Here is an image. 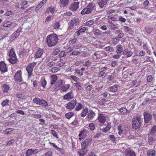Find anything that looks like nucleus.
<instances>
[{
	"label": "nucleus",
	"instance_id": "f257e3e1",
	"mask_svg": "<svg viewBox=\"0 0 156 156\" xmlns=\"http://www.w3.org/2000/svg\"><path fill=\"white\" fill-rule=\"evenodd\" d=\"M58 41L57 35L54 34H51L48 35L46 38V42L48 47H51L55 46Z\"/></svg>",
	"mask_w": 156,
	"mask_h": 156
},
{
	"label": "nucleus",
	"instance_id": "f03ea898",
	"mask_svg": "<svg viewBox=\"0 0 156 156\" xmlns=\"http://www.w3.org/2000/svg\"><path fill=\"white\" fill-rule=\"evenodd\" d=\"M7 54L9 57L8 59L7 60L10 63L12 64H14L17 63L18 61V58L14 48H12L10 49Z\"/></svg>",
	"mask_w": 156,
	"mask_h": 156
},
{
	"label": "nucleus",
	"instance_id": "7ed1b4c3",
	"mask_svg": "<svg viewBox=\"0 0 156 156\" xmlns=\"http://www.w3.org/2000/svg\"><path fill=\"white\" fill-rule=\"evenodd\" d=\"M142 119L141 116L139 115H136L133 118L132 121V126L133 129H137L141 126Z\"/></svg>",
	"mask_w": 156,
	"mask_h": 156
},
{
	"label": "nucleus",
	"instance_id": "20e7f679",
	"mask_svg": "<svg viewBox=\"0 0 156 156\" xmlns=\"http://www.w3.org/2000/svg\"><path fill=\"white\" fill-rule=\"evenodd\" d=\"M94 5L95 4L93 2L89 3L86 7L82 10L81 12V14L84 15L91 13L94 9Z\"/></svg>",
	"mask_w": 156,
	"mask_h": 156
},
{
	"label": "nucleus",
	"instance_id": "39448f33",
	"mask_svg": "<svg viewBox=\"0 0 156 156\" xmlns=\"http://www.w3.org/2000/svg\"><path fill=\"white\" fill-rule=\"evenodd\" d=\"M79 20L77 17H75L72 19L68 23L67 30L70 31L74 27L77 25L79 23Z\"/></svg>",
	"mask_w": 156,
	"mask_h": 156
},
{
	"label": "nucleus",
	"instance_id": "423d86ee",
	"mask_svg": "<svg viewBox=\"0 0 156 156\" xmlns=\"http://www.w3.org/2000/svg\"><path fill=\"white\" fill-rule=\"evenodd\" d=\"M97 119L99 122L101 124H103L106 121L107 116L105 114L98 113Z\"/></svg>",
	"mask_w": 156,
	"mask_h": 156
},
{
	"label": "nucleus",
	"instance_id": "0eeeda50",
	"mask_svg": "<svg viewBox=\"0 0 156 156\" xmlns=\"http://www.w3.org/2000/svg\"><path fill=\"white\" fill-rule=\"evenodd\" d=\"M36 64V62H33L30 63L27 66L26 69L28 73V77H30L32 75L34 68Z\"/></svg>",
	"mask_w": 156,
	"mask_h": 156
},
{
	"label": "nucleus",
	"instance_id": "6e6552de",
	"mask_svg": "<svg viewBox=\"0 0 156 156\" xmlns=\"http://www.w3.org/2000/svg\"><path fill=\"white\" fill-rule=\"evenodd\" d=\"M77 103V102L76 99L71 100L68 103L66 106L67 109L72 110L73 109Z\"/></svg>",
	"mask_w": 156,
	"mask_h": 156
},
{
	"label": "nucleus",
	"instance_id": "1a4fd4ad",
	"mask_svg": "<svg viewBox=\"0 0 156 156\" xmlns=\"http://www.w3.org/2000/svg\"><path fill=\"white\" fill-rule=\"evenodd\" d=\"M92 141L91 138H88L86 139L81 143L82 147H84L87 149L88 147L91 144Z\"/></svg>",
	"mask_w": 156,
	"mask_h": 156
},
{
	"label": "nucleus",
	"instance_id": "9d476101",
	"mask_svg": "<svg viewBox=\"0 0 156 156\" xmlns=\"http://www.w3.org/2000/svg\"><path fill=\"white\" fill-rule=\"evenodd\" d=\"M22 72L21 70L18 71L15 73L14 76L15 80L17 83L21 82L22 80Z\"/></svg>",
	"mask_w": 156,
	"mask_h": 156
},
{
	"label": "nucleus",
	"instance_id": "9b49d317",
	"mask_svg": "<svg viewBox=\"0 0 156 156\" xmlns=\"http://www.w3.org/2000/svg\"><path fill=\"white\" fill-rule=\"evenodd\" d=\"M74 97V93L71 90L70 92L66 94L64 96L63 98L64 100L69 101L72 99Z\"/></svg>",
	"mask_w": 156,
	"mask_h": 156
},
{
	"label": "nucleus",
	"instance_id": "f8f14e48",
	"mask_svg": "<svg viewBox=\"0 0 156 156\" xmlns=\"http://www.w3.org/2000/svg\"><path fill=\"white\" fill-rule=\"evenodd\" d=\"M96 113L92 110H90L88 113L87 118L89 121L93 120L96 115Z\"/></svg>",
	"mask_w": 156,
	"mask_h": 156
},
{
	"label": "nucleus",
	"instance_id": "ddd939ff",
	"mask_svg": "<svg viewBox=\"0 0 156 156\" xmlns=\"http://www.w3.org/2000/svg\"><path fill=\"white\" fill-rule=\"evenodd\" d=\"M7 67L4 62L1 61L0 62V69L3 73H5L7 71Z\"/></svg>",
	"mask_w": 156,
	"mask_h": 156
},
{
	"label": "nucleus",
	"instance_id": "4468645a",
	"mask_svg": "<svg viewBox=\"0 0 156 156\" xmlns=\"http://www.w3.org/2000/svg\"><path fill=\"white\" fill-rule=\"evenodd\" d=\"M144 116L145 123H148L151 119L152 115L147 112H144Z\"/></svg>",
	"mask_w": 156,
	"mask_h": 156
},
{
	"label": "nucleus",
	"instance_id": "2eb2a0df",
	"mask_svg": "<svg viewBox=\"0 0 156 156\" xmlns=\"http://www.w3.org/2000/svg\"><path fill=\"white\" fill-rule=\"evenodd\" d=\"M79 2H76L72 4L69 7L70 9L72 11H75L77 10L79 8Z\"/></svg>",
	"mask_w": 156,
	"mask_h": 156
},
{
	"label": "nucleus",
	"instance_id": "dca6fc26",
	"mask_svg": "<svg viewBox=\"0 0 156 156\" xmlns=\"http://www.w3.org/2000/svg\"><path fill=\"white\" fill-rule=\"evenodd\" d=\"M87 151V149L81 147V149L79 150L78 154L79 156H84Z\"/></svg>",
	"mask_w": 156,
	"mask_h": 156
},
{
	"label": "nucleus",
	"instance_id": "f3484780",
	"mask_svg": "<svg viewBox=\"0 0 156 156\" xmlns=\"http://www.w3.org/2000/svg\"><path fill=\"white\" fill-rule=\"evenodd\" d=\"M59 2L61 7H65L69 5V0H59Z\"/></svg>",
	"mask_w": 156,
	"mask_h": 156
},
{
	"label": "nucleus",
	"instance_id": "a211bd4d",
	"mask_svg": "<svg viewBox=\"0 0 156 156\" xmlns=\"http://www.w3.org/2000/svg\"><path fill=\"white\" fill-rule=\"evenodd\" d=\"M110 0H99L98 1V4L100 7L102 8L104 6L107 4L108 2Z\"/></svg>",
	"mask_w": 156,
	"mask_h": 156
},
{
	"label": "nucleus",
	"instance_id": "6ab92c4d",
	"mask_svg": "<svg viewBox=\"0 0 156 156\" xmlns=\"http://www.w3.org/2000/svg\"><path fill=\"white\" fill-rule=\"evenodd\" d=\"M126 156H135V152L132 150L129 149H126L125 151Z\"/></svg>",
	"mask_w": 156,
	"mask_h": 156
},
{
	"label": "nucleus",
	"instance_id": "aec40b11",
	"mask_svg": "<svg viewBox=\"0 0 156 156\" xmlns=\"http://www.w3.org/2000/svg\"><path fill=\"white\" fill-rule=\"evenodd\" d=\"M43 52V49L40 48H39L36 52L34 57L35 58H40L42 55Z\"/></svg>",
	"mask_w": 156,
	"mask_h": 156
},
{
	"label": "nucleus",
	"instance_id": "412c9836",
	"mask_svg": "<svg viewBox=\"0 0 156 156\" xmlns=\"http://www.w3.org/2000/svg\"><path fill=\"white\" fill-rule=\"evenodd\" d=\"M119 86L117 84H115L112 86L108 88V90L110 92H115L118 89Z\"/></svg>",
	"mask_w": 156,
	"mask_h": 156
},
{
	"label": "nucleus",
	"instance_id": "4be33fe9",
	"mask_svg": "<svg viewBox=\"0 0 156 156\" xmlns=\"http://www.w3.org/2000/svg\"><path fill=\"white\" fill-rule=\"evenodd\" d=\"M88 133V131L87 130L83 129L80 132L78 136H81L84 138H85L87 136V134Z\"/></svg>",
	"mask_w": 156,
	"mask_h": 156
},
{
	"label": "nucleus",
	"instance_id": "5701e85b",
	"mask_svg": "<svg viewBox=\"0 0 156 156\" xmlns=\"http://www.w3.org/2000/svg\"><path fill=\"white\" fill-rule=\"evenodd\" d=\"M70 84H64L61 87V90L62 92H66L70 88Z\"/></svg>",
	"mask_w": 156,
	"mask_h": 156
},
{
	"label": "nucleus",
	"instance_id": "b1692460",
	"mask_svg": "<svg viewBox=\"0 0 156 156\" xmlns=\"http://www.w3.org/2000/svg\"><path fill=\"white\" fill-rule=\"evenodd\" d=\"M64 83L63 80H60L58 81L56 85L54 86L55 89L58 90L59 89V87H60L62 84Z\"/></svg>",
	"mask_w": 156,
	"mask_h": 156
},
{
	"label": "nucleus",
	"instance_id": "393cba45",
	"mask_svg": "<svg viewBox=\"0 0 156 156\" xmlns=\"http://www.w3.org/2000/svg\"><path fill=\"white\" fill-rule=\"evenodd\" d=\"M147 156H155L156 155V151L154 149H150L147 151Z\"/></svg>",
	"mask_w": 156,
	"mask_h": 156
},
{
	"label": "nucleus",
	"instance_id": "a878e982",
	"mask_svg": "<svg viewBox=\"0 0 156 156\" xmlns=\"http://www.w3.org/2000/svg\"><path fill=\"white\" fill-rule=\"evenodd\" d=\"M51 78V81L50 84L51 85H52L55 83V82L58 79L57 76L55 75H52L50 76Z\"/></svg>",
	"mask_w": 156,
	"mask_h": 156
},
{
	"label": "nucleus",
	"instance_id": "bb28decb",
	"mask_svg": "<svg viewBox=\"0 0 156 156\" xmlns=\"http://www.w3.org/2000/svg\"><path fill=\"white\" fill-rule=\"evenodd\" d=\"M123 53L124 55H126V56L127 58L131 56L133 54V53L131 51H129L127 49H125Z\"/></svg>",
	"mask_w": 156,
	"mask_h": 156
},
{
	"label": "nucleus",
	"instance_id": "cd10ccee",
	"mask_svg": "<svg viewBox=\"0 0 156 156\" xmlns=\"http://www.w3.org/2000/svg\"><path fill=\"white\" fill-rule=\"evenodd\" d=\"M88 110L89 109L87 107L86 108L82 111L80 114V116L83 117H85L86 115L87 114H88L89 111Z\"/></svg>",
	"mask_w": 156,
	"mask_h": 156
},
{
	"label": "nucleus",
	"instance_id": "c85d7f7f",
	"mask_svg": "<svg viewBox=\"0 0 156 156\" xmlns=\"http://www.w3.org/2000/svg\"><path fill=\"white\" fill-rule=\"evenodd\" d=\"M76 106L75 110L76 111H79L80 110L82 109L83 107L81 103H77Z\"/></svg>",
	"mask_w": 156,
	"mask_h": 156
},
{
	"label": "nucleus",
	"instance_id": "c756f323",
	"mask_svg": "<svg viewBox=\"0 0 156 156\" xmlns=\"http://www.w3.org/2000/svg\"><path fill=\"white\" fill-rule=\"evenodd\" d=\"M116 52L118 54H121L123 51V48L122 45L119 44L116 46Z\"/></svg>",
	"mask_w": 156,
	"mask_h": 156
},
{
	"label": "nucleus",
	"instance_id": "7c9ffc66",
	"mask_svg": "<svg viewBox=\"0 0 156 156\" xmlns=\"http://www.w3.org/2000/svg\"><path fill=\"white\" fill-rule=\"evenodd\" d=\"M40 101L39 102V104L38 105H42L46 107H48V104L46 101L44 99H40Z\"/></svg>",
	"mask_w": 156,
	"mask_h": 156
},
{
	"label": "nucleus",
	"instance_id": "2f4dec72",
	"mask_svg": "<svg viewBox=\"0 0 156 156\" xmlns=\"http://www.w3.org/2000/svg\"><path fill=\"white\" fill-rule=\"evenodd\" d=\"M12 24V23L10 21H5L3 23V26L4 27H9Z\"/></svg>",
	"mask_w": 156,
	"mask_h": 156
},
{
	"label": "nucleus",
	"instance_id": "473e14b6",
	"mask_svg": "<svg viewBox=\"0 0 156 156\" xmlns=\"http://www.w3.org/2000/svg\"><path fill=\"white\" fill-rule=\"evenodd\" d=\"M2 89L4 92L6 93L9 90L10 87L8 85L6 84H4L2 86Z\"/></svg>",
	"mask_w": 156,
	"mask_h": 156
},
{
	"label": "nucleus",
	"instance_id": "72a5a7b5",
	"mask_svg": "<svg viewBox=\"0 0 156 156\" xmlns=\"http://www.w3.org/2000/svg\"><path fill=\"white\" fill-rule=\"evenodd\" d=\"M74 115V113L72 112H70L66 114L65 115V117L66 119L69 120L71 117H72Z\"/></svg>",
	"mask_w": 156,
	"mask_h": 156
},
{
	"label": "nucleus",
	"instance_id": "f704fd0d",
	"mask_svg": "<svg viewBox=\"0 0 156 156\" xmlns=\"http://www.w3.org/2000/svg\"><path fill=\"white\" fill-rule=\"evenodd\" d=\"M47 83V81L45 80V78L41 79L40 81L41 85L42 87L43 88L45 87Z\"/></svg>",
	"mask_w": 156,
	"mask_h": 156
},
{
	"label": "nucleus",
	"instance_id": "c9c22d12",
	"mask_svg": "<svg viewBox=\"0 0 156 156\" xmlns=\"http://www.w3.org/2000/svg\"><path fill=\"white\" fill-rule=\"evenodd\" d=\"M9 101L7 99L3 100L1 103L2 106L4 107L6 106H9Z\"/></svg>",
	"mask_w": 156,
	"mask_h": 156
},
{
	"label": "nucleus",
	"instance_id": "e433bc0d",
	"mask_svg": "<svg viewBox=\"0 0 156 156\" xmlns=\"http://www.w3.org/2000/svg\"><path fill=\"white\" fill-rule=\"evenodd\" d=\"M55 10L54 7H48L47 9V12L49 14L50 12L51 14H52L55 12Z\"/></svg>",
	"mask_w": 156,
	"mask_h": 156
},
{
	"label": "nucleus",
	"instance_id": "4c0bfd02",
	"mask_svg": "<svg viewBox=\"0 0 156 156\" xmlns=\"http://www.w3.org/2000/svg\"><path fill=\"white\" fill-rule=\"evenodd\" d=\"M95 126L93 123H90L89 124L87 128L90 130L93 131L95 129Z\"/></svg>",
	"mask_w": 156,
	"mask_h": 156
},
{
	"label": "nucleus",
	"instance_id": "58836bf2",
	"mask_svg": "<svg viewBox=\"0 0 156 156\" xmlns=\"http://www.w3.org/2000/svg\"><path fill=\"white\" fill-rule=\"evenodd\" d=\"M127 110L126 108L125 107H123L121 108V109H119V112L122 114H125L127 113Z\"/></svg>",
	"mask_w": 156,
	"mask_h": 156
},
{
	"label": "nucleus",
	"instance_id": "ea45409f",
	"mask_svg": "<svg viewBox=\"0 0 156 156\" xmlns=\"http://www.w3.org/2000/svg\"><path fill=\"white\" fill-rule=\"evenodd\" d=\"M49 144L51 146H52L54 148H55L56 150L60 151V150H62V149L61 148H59L57 147V146L54 143H51V142H49Z\"/></svg>",
	"mask_w": 156,
	"mask_h": 156
},
{
	"label": "nucleus",
	"instance_id": "a19ab883",
	"mask_svg": "<svg viewBox=\"0 0 156 156\" xmlns=\"http://www.w3.org/2000/svg\"><path fill=\"white\" fill-rule=\"evenodd\" d=\"M108 138L113 143H114L116 140L115 137L113 135H110L108 137Z\"/></svg>",
	"mask_w": 156,
	"mask_h": 156
},
{
	"label": "nucleus",
	"instance_id": "79ce46f5",
	"mask_svg": "<svg viewBox=\"0 0 156 156\" xmlns=\"http://www.w3.org/2000/svg\"><path fill=\"white\" fill-rule=\"evenodd\" d=\"M119 41V39L117 37L113 38L112 40V42L114 45L116 44Z\"/></svg>",
	"mask_w": 156,
	"mask_h": 156
},
{
	"label": "nucleus",
	"instance_id": "37998d69",
	"mask_svg": "<svg viewBox=\"0 0 156 156\" xmlns=\"http://www.w3.org/2000/svg\"><path fill=\"white\" fill-rule=\"evenodd\" d=\"M60 26L59 22H55L54 25V28L56 30H58L59 29Z\"/></svg>",
	"mask_w": 156,
	"mask_h": 156
},
{
	"label": "nucleus",
	"instance_id": "c03bdc74",
	"mask_svg": "<svg viewBox=\"0 0 156 156\" xmlns=\"http://www.w3.org/2000/svg\"><path fill=\"white\" fill-rule=\"evenodd\" d=\"M105 50L107 51H113L114 49L111 46L106 47L105 48Z\"/></svg>",
	"mask_w": 156,
	"mask_h": 156
},
{
	"label": "nucleus",
	"instance_id": "a18cd8bd",
	"mask_svg": "<svg viewBox=\"0 0 156 156\" xmlns=\"http://www.w3.org/2000/svg\"><path fill=\"white\" fill-rule=\"evenodd\" d=\"M74 84L78 90H80L82 89V87L80 83L77 82L75 83Z\"/></svg>",
	"mask_w": 156,
	"mask_h": 156
},
{
	"label": "nucleus",
	"instance_id": "49530a36",
	"mask_svg": "<svg viewBox=\"0 0 156 156\" xmlns=\"http://www.w3.org/2000/svg\"><path fill=\"white\" fill-rule=\"evenodd\" d=\"M32 151V149H28L26 153V156H30L33 154Z\"/></svg>",
	"mask_w": 156,
	"mask_h": 156
},
{
	"label": "nucleus",
	"instance_id": "de8ad7c7",
	"mask_svg": "<svg viewBox=\"0 0 156 156\" xmlns=\"http://www.w3.org/2000/svg\"><path fill=\"white\" fill-rule=\"evenodd\" d=\"M60 53V50L58 48L55 49L52 52V54L54 55H56Z\"/></svg>",
	"mask_w": 156,
	"mask_h": 156
},
{
	"label": "nucleus",
	"instance_id": "09e8293b",
	"mask_svg": "<svg viewBox=\"0 0 156 156\" xmlns=\"http://www.w3.org/2000/svg\"><path fill=\"white\" fill-rule=\"evenodd\" d=\"M13 131V129L12 128H9L7 129H5L4 131V133L5 134H8L10 133L12 131Z\"/></svg>",
	"mask_w": 156,
	"mask_h": 156
},
{
	"label": "nucleus",
	"instance_id": "8fccbe9b",
	"mask_svg": "<svg viewBox=\"0 0 156 156\" xmlns=\"http://www.w3.org/2000/svg\"><path fill=\"white\" fill-rule=\"evenodd\" d=\"M118 130H119L118 133L119 135H121L123 131L122 129V126L121 125H120L118 127Z\"/></svg>",
	"mask_w": 156,
	"mask_h": 156
},
{
	"label": "nucleus",
	"instance_id": "3c124183",
	"mask_svg": "<svg viewBox=\"0 0 156 156\" xmlns=\"http://www.w3.org/2000/svg\"><path fill=\"white\" fill-rule=\"evenodd\" d=\"M111 127L109 126H107L105 128H103L102 131L104 132H106L110 130Z\"/></svg>",
	"mask_w": 156,
	"mask_h": 156
},
{
	"label": "nucleus",
	"instance_id": "603ef678",
	"mask_svg": "<svg viewBox=\"0 0 156 156\" xmlns=\"http://www.w3.org/2000/svg\"><path fill=\"white\" fill-rule=\"evenodd\" d=\"M80 52L79 51L74 50L70 53L71 55H77L79 54Z\"/></svg>",
	"mask_w": 156,
	"mask_h": 156
},
{
	"label": "nucleus",
	"instance_id": "864d4df0",
	"mask_svg": "<svg viewBox=\"0 0 156 156\" xmlns=\"http://www.w3.org/2000/svg\"><path fill=\"white\" fill-rule=\"evenodd\" d=\"M52 134L56 138H58V136L57 134V132L55 130L52 129L51 130Z\"/></svg>",
	"mask_w": 156,
	"mask_h": 156
},
{
	"label": "nucleus",
	"instance_id": "5fc2aeb1",
	"mask_svg": "<svg viewBox=\"0 0 156 156\" xmlns=\"http://www.w3.org/2000/svg\"><path fill=\"white\" fill-rule=\"evenodd\" d=\"M94 23V21L93 20H90L87 21L86 23V25L87 26H90Z\"/></svg>",
	"mask_w": 156,
	"mask_h": 156
},
{
	"label": "nucleus",
	"instance_id": "6e6d98bb",
	"mask_svg": "<svg viewBox=\"0 0 156 156\" xmlns=\"http://www.w3.org/2000/svg\"><path fill=\"white\" fill-rule=\"evenodd\" d=\"M75 71L76 73L80 76H82L83 75V73L80 69H76L75 70Z\"/></svg>",
	"mask_w": 156,
	"mask_h": 156
},
{
	"label": "nucleus",
	"instance_id": "4d7b16f0",
	"mask_svg": "<svg viewBox=\"0 0 156 156\" xmlns=\"http://www.w3.org/2000/svg\"><path fill=\"white\" fill-rule=\"evenodd\" d=\"M155 140L154 139V138L152 137H149L148 138V141L149 144L151 145L153 143Z\"/></svg>",
	"mask_w": 156,
	"mask_h": 156
},
{
	"label": "nucleus",
	"instance_id": "13d9d810",
	"mask_svg": "<svg viewBox=\"0 0 156 156\" xmlns=\"http://www.w3.org/2000/svg\"><path fill=\"white\" fill-rule=\"evenodd\" d=\"M76 41L77 39L76 38L72 39L69 41V44L70 45H73L75 44Z\"/></svg>",
	"mask_w": 156,
	"mask_h": 156
},
{
	"label": "nucleus",
	"instance_id": "bf43d9fd",
	"mask_svg": "<svg viewBox=\"0 0 156 156\" xmlns=\"http://www.w3.org/2000/svg\"><path fill=\"white\" fill-rule=\"evenodd\" d=\"M40 99L39 98L36 97L33 100V101L34 103L37 104H39V102L40 101Z\"/></svg>",
	"mask_w": 156,
	"mask_h": 156
},
{
	"label": "nucleus",
	"instance_id": "052dcab7",
	"mask_svg": "<svg viewBox=\"0 0 156 156\" xmlns=\"http://www.w3.org/2000/svg\"><path fill=\"white\" fill-rule=\"evenodd\" d=\"M145 30L146 32L147 33L150 34L153 31V29L151 28L147 27L145 28Z\"/></svg>",
	"mask_w": 156,
	"mask_h": 156
},
{
	"label": "nucleus",
	"instance_id": "680f3d73",
	"mask_svg": "<svg viewBox=\"0 0 156 156\" xmlns=\"http://www.w3.org/2000/svg\"><path fill=\"white\" fill-rule=\"evenodd\" d=\"M105 74V70H102L98 73V75L99 77H103Z\"/></svg>",
	"mask_w": 156,
	"mask_h": 156
},
{
	"label": "nucleus",
	"instance_id": "e2e57ef3",
	"mask_svg": "<svg viewBox=\"0 0 156 156\" xmlns=\"http://www.w3.org/2000/svg\"><path fill=\"white\" fill-rule=\"evenodd\" d=\"M70 77L75 82H77L79 80V78H78L77 77H76V76L73 75H71L70 76Z\"/></svg>",
	"mask_w": 156,
	"mask_h": 156
},
{
	"label": "nucleus",
	"instance_id": "0e129e2a",
	"mask_svg": "<svg viewBox=\"0 0 156 156\" xmlns=\"http://www.w3.org/2000/svg\"><path fill=\"white\" fill-rule=\"evenodd\" d=\"M60 70V68L58 67H53L51 70L52 73H56Z\"/></svg>",
	"mask_w": 156,
	"mask_h": 156
},
{
	"label": "nucleus",
	"instance_id": "69168bd1",
	"mask_svg": "<svg viewBox=\"0 0 156 156\" xmlns=\"http://www.w3.org/2000/svg\"><path fill=\"white\" fill-rule=\"evenodd\" d=\"M94 32V34L95 35H99L101 34V31L99 29L95 30Z\"/></svg>",
	"mask_w": 156,
	"mask_h": 156
},
{
	"label": "nucleus",
	"instance_id": "338daca9",
	"mask_svg": "<svg viewBox=\"0 0 156 156\" xmlns=\"http://www.w3.org/2000/svg\"><path fill=\"white\" fill-rule=\"evenodd\" d=\"M66 52L63 51H61L59 54V56L60 57H64L66 56Z\"/></svg>",
	"mask_w": 156,
	"mask_h": 156
},
{
	"label": "nucleus",
	"instance_id": "774afa93",
	"mask_svg": "<svg viewBox=\"0 0 156 156\" xmlns=\"http://www.w3.org/2000/svg\"><path fill=\"white\" fill-rule=\"evenodd\" d=\"M91 64V62L89 61H87L83 65V66H86L87 67H89L90 66Z\"/></svg>",
	"mask_w": 156,
	"mask_h": 156
}]
</instances>
